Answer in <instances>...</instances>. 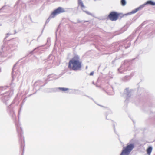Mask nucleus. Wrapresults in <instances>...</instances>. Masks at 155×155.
Returning a JSON list of instances; mask_svg holds the SVG:
<instances>
[{"label": "nucleus", "instance_id": "f8f14e48", "mask_svg": "<svg viewBox=\"0 0 155 155\" xmlns=\"http://www.w3.org/2000/svg\"><path fill=\"white\" fill-rule=\"evenodd\" d=\"M124 95L126 97V99L125 101V102H127L129 100H130V96L131 95V91L129 90L128 88H126L124 91Z\"/></svg>", "mask_w": 155, "mask_h": 155}, {"label": "nucleus", "instance_id": "b1692460", "mask_svg": "<svg viewBox=\"0 0 155 155\" xmlns=\"http://www.w3.org/2000/svg\"><path fill=\"white\" fill-rule=\"evenodd\" d=\"M112 111L110 109H107V112L106 115V119H107V116L108 115V114H112Z\"/></svg>", "mask_w": 155, "mask_h": 155}, {"label": "nucleus", "instance_id": "5701e85b", "mask_svg": "<svg viewBox=\"0 0 155 155\" xmlns=\"http://www.w3.org/2000/svg\"><path fill=\"white\" fill-rule=\"evenodd\" d=\"M44 45H42V46H38V47H37V48H35L32 51H31L30 52V54H32L33 53H34V52L35 51H36V50H38L39 49V48L41 47H42V46H43Z\"/></svg>", "mask_w": 155, "mask_h": 155}, {"label": "nucleus", "instance_id": "a19ab883", "mask_svg": "<svg viewBox=\"0 0 155 155\" xmlns=\"http://www.w3.org/2000/svg\"><path fill=\"white\" fill-rule=\"evenodd\" d=\"M77 22L78 23H80V22H81V21L79 19H78L77 20Z\"/></svg>", "mask_w": 155, "mask_h": 155}, {"label": "nucleus", "instance_id": "4be33fe9", "mask_svg": "<svg viewBox=\"0 0 155 155\" xmlns=\"http://www.w3.org/2000/svg\"><path fill=\"white\" fill-rule=\"evenodd\" d=\"M125 31V30H124V29H121L119 31H116L115 32V35H118L119 34H120L123 33V32H124Z\"/></svg>", "mask_w": 155, "mask_h": 155}, {"label": "nucleus", "instance_id": "bf43d9fd", "mask_svg": "<svg viewBox=\"0 0 155 155\" xmlns=\"http://www.w3.org/2000/svg\"><path fill=\"white\" fill-rule=\"evenodd\" d=\"M79 2V0H78V2Z\"/></svg>", "mask_w": 155, "mask_h": 155}, {"label": "nucleus", "instance_id": "6e6d98bb", "mask_svg": "<svg viewBox=\"0 0 155 155\" xmlns=\"http://www.w3.org/2000/svg\"><path fill=\"white\" fill-rule=\"evenodd\" d=\"M41 35H40L38 37V38H39V37H40Z\"/></svg>", "mask_w": 155, "mask_h": 155}, {"label": "nucleus", "instance_id": "09e8293b", "mask_svg": "<svg viewBox=\"0 0 155 155\" xmlns=\"http://www.w3.org/2000/svg\"><path fill=\"white\" fill-rule=\"evenodd\" d=\"M1 71V68H0V72Z\"/></svg>", "mask_w": 155, "mask_h": 155}, {"label": "nucleus", "instance_id": "6ab92c4d", "mask_svg": "<svg viewBox=\"0 0 155 155\" xmlns=\"http://www.w3.org/2000/svg\"><path fill=\"white\" fill-rule=\"evenodd\" d=\"M145 5H149L152 6H155V2L151 0H148L145 3Z\"/></svg>", "mask_w": 155, "mask_h": 155}, {"label": "nucleus", "instance_id": "4468645a", "mask_svg": "<svg viewBox=\"0 0 155 155\" xmlns=\"http://www.w3.org/2000/svg\"><path fill=\"white\" fill-rule=\"evenodd\" d=\"M134 75V73H131L129 75H126L121 78V80L123 82H127L130 80Z\"/></svg>", "mask_w": 155, "mask_h": 155}, {"label": "nucleus", "instance_id": "6e6552de", "mask_svg": "<svg viewBox=\"0 0 155 155\" xmlns=\"http://www.w3.org/2000/svg\"><path fill=\"white\" fill-rule=\"evenodd\" d=\"M137 98L139 100L143 99L144 97L147 95V93L144 88L138 87L137 91Z\"/></svg>", "mask_w": 155, "mask_h": 155}, {"label": "nucleus", "instance_id": "f704fd0d", "mask_svg": "<svg viewBox=\"0 0 155 155\" xmlns=\"http://www.w3.org/2000/svg\"><path fill=\"white\" fill-rule=\"evenodd\" d=\"M113 126L114 127V132L116 134V131L115 129V125L114 124H113Z\"/></svg>", "mask_w": 155, "mask_h": 155}, {"label": "nucleus", "instance_id": "ea45409f", "mask_svg": "<svg viewBox=\"0 0 155 155\" xmlns=\"http://www.w3.org/2000/svg\"><path fill=\"white\" fill-rule=\"evenodd\" d=\"M86 96L87 97L89 98H90V99L93 100V99L92 98H91V97H90V96Z\"/></svg>", "mask_w": 155, "mask_h": 155}, {"label": "nucleus", "instance_id": "bb28decb", "mask_svg": "<svg viewBox=\"0 0 155 155\" xmlns=\"http://www.w3.org/2000/svg\"><path fill=\"white\" fill-rule=\"evenodd\" d=\"M145 3L141 5L140 6H139L137 8V9H138V10H140L143 8V7H144L145 6Z\"/></svg>", "mask_w": 155, "mask_h": 155}, {"label": "nucleus", "instance_id": "393cba45", "mask_svg": "<svg viewBox=\"0 0 155 155\" xmlns=\"http://www.w3.org/2000/svg\"><path fill=\"white\" fill-rule=\"evenodd\" d=\"M120 3L122 6H124L126 4V0H121Z\"/></svg>", "mask_w": 155, "mask_h": 155}, {"label": "nucleus", "instance_id": "7c9ffc66", "mask_svg": "<svg viewBox=\"0 0 155 155\" xmlns=\"http://www.w3.org/2000/svg\"><path fill=\"white\" fill-rule=\"evenodd\" d=\"M52 55L50 54L47 60H52Z\"/></svg>", "mask_w": 155, "mask_h": 155}, {"label": "nucleus", "instance_id": "5fc2aeb1", "mask_svg": "<svg viewBox=\"0 0 155 155\" xmlns=\"http://www.w3.org/2000/svg\"><path fill=\"white\" fill-rule=\"evenodd\" d=\"M97 104L98 105H99V106H101V105H100L99 104Z\"/></svg>", "mask_w": 155, "mask_h": 155}, {"label": "nucleus", "instance_id": "39448f33", "mask_svg": "<svg viewBox=\"0 0 155 155\" xmlns=\"http://www.w3.org/2000/svg\"><path fill=\"white\" fill-rule=\"evenodd\" d=\"M137 57L132 60H126L124 61L121 66L118 69V71L120 73H124L127 70H131L133 67L132 66V61L137 58Z\"/></svg>", "mask_w": 155, "mask_h": 155}, {"label": "nucleus", "instance_id": "72a5a7b5", "mask_svg": "<svg viewBox=\"0 0 155 155\" xmlns=\"http://www.w3.org/2000/svg\"><path fill=\"white\" fill-rule=\"evenodd\" d=\"M145 24V22H143L142 23L141 25L139 26V28L140 27V28L142 27Z\"/></svg>", "mask_w": 155, "mask_h": 155}, {"label": "nucleus", "instance_id": "c9c22d12", "mask_svg": "<svg viewBox=\"0 0 155 155\" xmlns=\"http://www.w3.org/2000/svg\"><path fill=\"white\" fill-rule=\"evenodd\" d=\"M94 74V71H92L89 74V75L90 76H92V75H93V74Z\"/></svg>", "mask_w": 155, "mask_h": 155}, {"label": "nucleus", "instance_id": "a878e982", "mask_svg": "<svg viewBox=\"0 0 155 155\" xmlns=\"http://www.w3.org/2000/svg\"><path fill=\"white\" fill-rule=\"evenodd\" d=\"M51 39L50 38H48L47 39V42L46 44L49 46L51 44Z\"/></svg>", "mask_w": 155, "mask_h": 155}, {"label": "nucleus", "instance_id": "cd10ccee", "mask_svg": "<svg viewBox=\"0 0 155 155\" xmlns=\"http://www.w3.org/2000/svg\"><path fill=\"white\" fill-rule=\"evenodd\" d=\"M119 17H120V18H122L124 16H127V15H126V14H123L122 13H119Z\"/></svg>", "mask_w": 155, "mask_h": 155}, {"label": "nucleus", "instance_id": "ddd939ff", "mask_svg": "<svg viewBox=\"0 0 155 155\" xmlns=\"http://www.w3.org/2000/svg\"><path fill=\"white\" fill-rule=\"evenodd\" d=\"M78 5L80 6L81 9L83 12H85L87 14L92 16V13H90L88 11L84 10V9L85 8V7L84 5L82 0H79Z\"/></svg>", "mask_w": 155, "mask_h": 155}, {"label": "nucleus", "instance_id": "c756f323", "mask_svg": "<svg viewBox=\"0 0 155 155\" xmlns=\"http://www.w3.org/2000/svg\"><path fill=\"white\" fill-rule=\"evenodd\" d=\"M25 101H26V100H25V99H24L23 100V101H22V104H21V108H20V110L19 111V113H18L19 114V112L21 111V109L22 108V106L23 105V104H24V103L25 102Z\"/></svg>", "mask_w": 155, "mask_h": 155}, {"label": "nucleus", "instance_id": "a18cd8bd", "mask_svg": "<svg viewBox=\"0 0 155 155\" xmlns=\"http://www.w3.org/2000/svg\"><path fill=\"white\" fill-rule=\"evenodd\" d=\"M140 53L142 54L143 53V51L142 50L140 51Z\"/></svg>", "mask_w": 155, "mask_h": 155}, {"label": "nucleus", "instance_id": "2eb2a0df", "mask_svg": "<svg viewBox=\"0 0 155 155\" xmlns=\"http://www.w3.org/2000/svg\"><path fill=\"white\" fill-rule=\"evenodd\" d=\"M16 64H15L14 65L13 68L12 69V79L11 81V83L10 84L11 85L13 84V81L16 78V76L15 75V74H14V70H15V67L16 66Z\"/></svg>", "mask_w": 155, "mask_h": 155}, {"label": "nucleus", "instance_id": "603ef678", "mask_svg": "<svg viewBox=\"0 0 155 155\" xmlns=\"http://www.w3.org/2000/svg\"><path fill=\"white\" fill-rule=\"evenodd\" d=\"M72 23H74V24H76V23H75V22H72Z\"/></svg>", "mask_w": 155, "mask_h": 155}, {"label": "nucleus", "instance_id": "9b49d317", "mask_svg": "<svg viewBox=\"0 0 155 155\" xmlns=\"http://www.w3.org/2000/svg\"><path fill=\"white\" fill-rule=\"evenodd\" d=\"M63 75L62 74H61L57 75L54 74H51L48 75L45 81L48 82L50 81H52L58 79L61 77Z\"/></svg>", "mask_w": 155, "mask_h": 155}, {"label": "nucleus", "instance_id": "c85d7f7f", "mask_svg": "<svg viewBox=\"0 0 155 155\" xmlns=\"http://www.w3.org/2000/svg\"><path fill=\"white\" fill-rule=\"evenodd\" d=\"M148 37L149 38H152L153 37V32H151L148 35Z\"/></svg>", "mask_w": 155, "mask_h": 155}, {"label": "nucleus", "instance_id": "dca6fc26", "mask_svg": "<svg viewBox=\"0 0 155 155\" xmlns=\"http://www.w3.org/2000/svg\"><path fill=\"white\" fill-rule=\"evenodd\" d=\"M149 119L155 121V112L150 111L149 114Z\"/></svg>", "mask_w": 155, "mask_h": 155}, {"label": "nucleus", "instance_id": "37998d69", "mask_svg": "<svg viewBox=\"0 0 155 155\" xmlns=\"http://www.w3.org/2000/svg\"><path fill=\"white\" fill-rule=\"evenodd\" d=\"M14 32H15L14 33V34H16L17 33V32L16 31V30H14Z\"/></svg>", "mask_w": 155, "mask_h": 155}, {"label": "nucleus", "instance_id": "20e7f679", "mask_svg": "<svg viewBox=\"0 0 155 155\" xmlns=\"http://www.w3.org/2000/svg\"><path fill=\"white\" fill-rule=\"evenodd\" d=\"M82 61H81L80 56L75 55L70 60L68 68L70 70L74 71L81 70Z\"/></svg>", "mask_w": 155, "mask_h": 155}, {"label": "nucleus", "instance_id": "473e14b6", "mask_svg": "<svg viewBox=\"0 0 155 155\" xmlns=\"http://www.w3.org/2000/svg\"><path fill=\"white\" fill-rule=\"evenodd\" d=\"M107 94L109 95H114V91H112L111 93L110 92H107Z\"/></svg>", "mask_w": 155, "mask_h": 155}, {"label": "nucleus", "instance_id": "c03bdc74", "mask_svg": "<svg viewBox=\"0 0 155 155\" xmlns=\"http://www.w3.org/2000/svg\"><path fill=\"white\" fill-rule=\"evenodd\" d=\"M14 74H15V76H17V75H15V74H17V73H16V72H15L14 71Z\"/></svg>", "mask_w": 155, "mask_h": 155}, {"label": "nucleus", "instance_id": "49530a36", "mask_svg": "<svg viewBox=\"0 0 155 155\" xmlns=\"http://www.w3.org/2000/svg\"><path fill=\"white\" fill-rule=\"evenodd\" d=\"M75 91H78V90H75V89H74V92Z\"/></svg>", "mask_w": 155, "mask_h": 155}, {"label": "nucleus", "instance_id": "1a4fd4ad", "mask_svg": "<svg viewBox=\"0 0 155 155\" xmlns=\"http://www.w3.org/2000/svg\"><path fill=\"white\" fill-rule=\"evenodd\" d=\"M119 13L115 11H112L109 14L107 17V19H109L112 21H115L119 18Z\"/></svg>", "mask_w": 155, "mask_h": 155}, {"label": "nucleus", "instance_id": "052dcab7", "mask_svg": "<svg viewBox=\"0 0 155 155\" xmlns=\"http://www.w3.org/2000/svg\"><path fill=\"white\" fill-rule=\"evenodd\" d=\"M154 155H155V154Z\"/></svg>", "mask_w": 155, "mask_h": 155}, {"label": "nucleus", "instance_id": "f3484780", "mask_svg": "<svg viewBox=\"0 0 155 155\" xmlns=\"http://www.w3.org/2000/svg\"><path fill=\"white\" fill-rule=\"evenodd\" d=\"M55 91H58V90H59L62 91H64L66 93H68V92H66L69 90V89L68 88H64V87H59L58 88H55Z\"/></svg>", "mask_w": 155, "mask_h": 155}, {"label": "nucleus", "instance_id": "79ce46f5", "mask_svg": "<svg viewBox=\"0 0 155 155\" xmlns=\"http://www.w3.org/2000/svg\"><path fill=\"white\" fill-rule=\"evenodd\" d=\"M92 83H93V84H94V85H95L96 86V87H97V86L96 84H94V81H93Z\"/></svg>", "mask_w": 155, "mask_h": 155}, {"label": "nucleus", "instance_id": "f257e3e1", "mask_svg": "<svg viewBox=\"0 0 155 155\" xmlns=\"http://www.w3.org/2000/svg\"><path fill=\"white\" fill-rule=\"evenodd\" d=\"M15 101H12L10 105L8 107L7 111L9 113L10 115L12 117V118L15 121V114L13 109V104L15 103ZM15 122V124L19 138V142L20 144L21 149L22 150V155H23L24 147L25 146L24 138L23 135V132L21 127L20 123L19 122Z\"/></svg>", "mask_w": 155, "mask_h": 155}, {"label": "nucleus", "instance_id": "4d7b16f0", "mask_svg": "<svg viewBox=\"0 0 155 155\" xmlns=\"http://www.w3.org/2000/svg\"><path fill=\"white\" fill-rule=\"evenodd\" d=\"M43 29L42 31V32H43Z\"/></svg>", "mask_w": 155, "mask_h": 155}, {"label": "nucleus", "instance_id": "423d86ee", "mask_svg": "<svg viewBox=\"0 0 155 155\" xmlns=\"http://www.w3.org/2000/svg\"><path fill=\"white\" fill-rule=\"evenodd\" d=\"M134 139H131L129 143L127 144L126 146L123 147L120 155H129L134 147Z\"/></svg>", "mask_w": 155, "mask_h": 155}, {"label": "nucleus", "instance_id": "864d4df0", "mask_svg": "<svg viewBox=\"0 0 155 155\" xmlns=\"http://www.w3.org/2000/svg\"><path fill=\"white\" fill-rule=\"evenodd\" d=\"M27 42H28V40H27Z\"/></svg>", "mask_w": 155, "mask_h": 155}, {"label": "nucleus", "instance_id": "f03ea898", "mask_svg": "<svg viewBox=\"0 0 155 155\" xmlns=\"http://www.w3.org/2000/svg\"><path fill=\"white\" fill-rule=\"evenodd\" d=\"M11 35L8 33L6 34V36L3 40V45L1 48L2 51H0V55L2 57H6L17 47V45L12 42V40H6L8 35Z\"/></svg>", "mask_w": 155, "mask_h": 155}, {"label": "nucleus", "instance_id": "a211bd4d", "mask_svg": "<svg viewBox=\"0 0 155 155\" xmlns=\"http://www.w3.org/2000/svg\"><path fill=\"white\" fill-rule=\"evenodd\" d=\"M149 106L150 107H155V100H150L149 102Z\"/></svg>", "mask_w": 155, "mask_h": 155}, {"label": "nucleus", "instance_id": "2f4dec72", "mask_svg": "<svg viewBox=\"0 0 155 155\" xmlns=\"http://www.w3.org/2000/svg\"><path fill=\"white\" fill-rule=\"evenodd\" d=\"M7 87H8L7 86L4 87H0V90H3L4 89H6Z\"/></svg>", "mask_w": 155, "mask_h": 155}, {"label": "nucleus", "instance_id": "9d476101", "mask_svg": "<svg viewBox=\"0 0 155 155\" xmlns=\"http://www.w3.org/2000/svg\"><path fill=\"white\" fill-rule=\"evenodd\" d=\"M8 92H6L1 94L0 95V99L6 105L8 104V101L10 98V96L9 95Z\"/></svg>", "mask_w": 155, "mask_h": 155}, {"label": "nucleus", "instance_id": "7ed1b4c3", "mask_svg": "<svg viewBox=\"0 0 155 155\" xmlns=\"http://www.w3.org/2000/svg\"><path fill=\"white\" fill-rule=\"evenodd\" d=\"M136 36V31H134L126 40L119 41L115 43V51H124L129 48L131 45L130 41Z\"/></svg>", "mask_w": 155, "mask_h": 155}, {"label": "nucleus", "instance_id": "8fccbe9b", "mask_svg": "<svg viewBox=\"0 0 155 155\" xmlns=\"http://www.w3.org/2000/svg\"><path fill=\"white\" fill-rule=\"evenodd\" d=\"M87 66H86V69H87Z\"/></svg>", "mask_w": 155, "mask_h": 155}, {"label": "nucleus", "instance_id": "3c124183", "mask_svg": "<svg viewBox=\"0 0 155 155\" xmlns=\"http://www.w3.org/2000/svg\"><path fill=\"white\" fill-rule=\"evenodd\" d=\"M2 25V24H0V27Z\"/></svg>", "mask_w": 155, "mask_h": 155}, {"label": "nucleus", "instance_id": "58836bf2", "mask_svg": "<svg viewBox=\"0 0 155 155\" xmlns=\"http://www.w3.org/2000/svg\"><path fill=\"white\" fill-rule=\"evenodd\" d=\"M138 38H139V36H138L137 37V38L136 39V40L135 41V42H134V43H136L137 42V40H138Z\"/></svg>", "mask_w": 155, "mask_h": 155}, {"label": "nucleus", "instance_id": "de8ad7c7", "mask_svg": "<svg viewBox=\"0 0 155 155\" xmlns=\"http://www.w3.org/2000/svg\"><path fill=\"white\" fill-rule=\"evenodd\" d=\"M46 83H47L46 82V83H45L43 85V86H45L46 84Z\"/></svg>", "mask_w": 155, "mask_h": 155}, {"label": "nucleus", "instance_id": "0eeeda50", "mask_svg": "<svg viewBox=\"0 0 155 155\" xmlns=\"http://www.w3.org/2000/svg\"><path fill=\"white\" fill-rule=\"evenodd\" d=\"M65 12V11L63 8L61 7H59L57 9H55L52 12L48 18L46 20L44 27L46 24L48 23L49 22L51 19L54 18L58 14Z\"/></svg>", "mask_w": 155, "mask_h": 155}, {"label": "nucleus", "instance_id": "13d9d810", "mask_svg": "<svg viewBox=\"0 0 155 155\" xmlns=\"http://www.w3.org/2000/svg\"><path fill=\"white\" fill-rule=\"evenodd\" d=\"M87 22V21H84V22Z\"/></svg>", "mask_w": 155, "mask_h": 155}, {"label": "nucleus", "instance_id": "aec40b11", "mask_svg": "<svg viewBox=\"0 0 155 155\" xmlns=\"http://www.w3.org/2000/svg\"><path fill=\"white\" fill-rule=\"evenodd\" d=\"M152 150V147L151 146H149L147 150V152L148 155H150Z\"/></svg>", "mask_w": 155, "mask_h": 155}, {"label": "nucleus", "instance_id": "4c0bfd02", "mask_svg": "<svg viewBox=\"0 0 155 155\" xmlns=\"http://www.w3.org/2000/svg\"><path fill=\"white\" fill-rule=\"evenodd\" d=\"M116 60V59H115L114 60H113L112 61V64H114L115 62V61Z\"/></svg>", "mask_w": 155, "mask_h": 155}, {"label": "nucleus", "instance_id": "e433bc0d", "mask_svg": "<svg viewBox=\"0 0 155 155\" xmlns=\"http://www.w3.org/2000/svg\"><path fill=\"white\" fill-rule=\"evenodd\" d=\"M15 16H16V15H15V16L13 17L12 20H10L11 21H12L13 20H15V19H16Z\"/></svg>", "mask_w": 155, "mask_h": 155}, {"label": "nucleus", "instance_id": "412c9836", "mask_svg": "<svg viewBox=\"0 0 155 155\" xmlns=\"http://www.w3.org/2000/svg\"><path fill=\"white\" fill-rule=\"evenodd\" d=\"M138 11V9L137 8H135V9L132 11L131 12H128L127 13H126V15H131L132 14H134V13H136Z\"/></svg>", "mask_w": 155, "mask_h": 155}]
</instances>
